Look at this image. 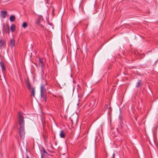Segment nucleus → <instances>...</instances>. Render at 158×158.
Segmentation results:
<instances>
[{
  "label": "nucleus",
  "instance_id": "obj_15",
  "mask_svg": "<svg viewBox=\"0 0 158 158\" xmlns=\"http://www.w3.org/2000/svg\"><path fill=\"white\" fill-rule=\"evenodd\" d=\"M27 26V24L26 23L24 22L22 24V27L24 28H26Z\"/></svg>",
  "mask_w": 158,
  "mask_h": 158
},
{
  "label": "nucleus",
  "instance_id": "obj_1",
  "mask_svg": "<svg viewBox=\"0 0 158 158\" xmlns=\"http://www.w3.org/2000/svg\"><path fill=\"white\" fill-rule=\"evenodd\" d=\"M18 121L19 128V133L21 138L23 139L24 137V117L22 113L19 112L18 113Z\"/></svg>",
  "mask_w": 158,
  "mask_h": 158
},
{
  "label": "nucleus",
  "instance_id": "obj_21",
  "mask_svg": "<svg viewBox=\"0 0 158 158\" xmlns=\"http://www.w3.org/2000/svg\"><path fill=\"white\" fill-rule=\"evenodd\" d=\"M42 157H43V156L42 155L41 156V158H42Z\"/></svg>",
  "mask_w": 158,
  "mask_h": 158
},
{
  "label": "nucleus",
  "instance_id": "obj_11",
  "mask_svg": "<svg viewBox=\"0 0 158 158\" xmlns=\"http://www.w3.org/2000/svg\"><path fill=\"white\" fill-rule=\"evenodd\" d=\"M15 19V17L13 15L10 17V20L11 22H13Z\"/></svg>",
  "mask_w": 158,
  "mask_h": 158
},
{
  "label": "nucleus",
  "instance_id": "obj_2",
  "mask_svg": "<svg viewBox=\"0 0 158 158\" xmlns=\"http://www.w3.org/2000/svg\"><path fill=\"white\" fill-rule=\"evenodd\" d=\"M47 85L46 81L43 79L41 84L40 87V94L41 96V100L42 101L46 102L47 97L46 91L48 89L45 87V86Z\"/></svg>",
  "mask_w": 158,
  "mask_h": 158
},
{
  "label": "nucleus",
  "instance_id": "obj_18",
  "mask_svg": "<svg viewBox=\"0 0 158 158\" xmlns=\"http://www.w3.org/2000/svg\"><path fill=\"white\" fill-rule=\"evenodd\" d=\"M26 158H29V157L27 155Z\"/></svg>",
  "mask_w": 158,
  "mask_h": 158
},
{
  "label": "nucleus",
  "instance_id": "obj_24",
  "mask_svg": "<svg viewBox=\"0 0 158 158\" xmlns=\"http://www.w3.org/2000/svg\"><path fill=\"white\" fill-rule=\"evenodd\" d=\"M0 158H1V156H0Z\"/></svg>",
  "mask_w": 158,
  "mask_h": 158
},
{
  "label": "nucleus",
  "instance_id": "obj_19",
  "mask_svg": "<svg viewBox=\"0 0 158 158\" xmlns=\"http://www.w3.org/2000/svg\"><path fill=\"white\" fill-rule=\"evenodd\" d=\"M44 152L45 153H46V151H45V150H44Z\"/></svg>",
  "mask_w": 158,
  "mask_h": 158
},
{
  "label": "nucleus",
  "instance_id": "obj_22",
  "mask_svg": "<svg viewBox=\"0 0 158 158\" xmlns=\"http://www.w3.org/2000/svg\"><path fill=\"white\" fill-rule=\"evenodd\" d=\"M109 109H110V107H109Z\"/></svg>",
  "mask_w": 158,
  "mask_h": 158
},
{
  "label": "nucleus",
  "instance_id": "obj_16",
  "mask_svg": "<svg viewBox=\"0 0 158 158\" xmlns=\"http://www.w3.org/2000/svg\"><path fill=\"white\" fill-rule=\"evenodd\" d=\"M39 23H40V22L39 21H37L36 22V24H39Z\"/></svg>",
  "mask_w": 158,
  "mask_h": 158
},
{
  "label": "nucleus",
  "instance_id": "obj_6",
  "mask_svg": "<svg viewBox=\"0 0 158 158\" xmlns=\"http://www.w3.org/2000/svg\"><path fill=\"white\" fill-rule=\"evenodd\" d=\"M60 135L61 138H64L65 137V133L63 131H61Z\"/></svg>",
  "mask_w": 158,
  "mask_h": 158
},
{
  "label": "nucleus",
  "instance_id": "obj_8",
  "mask_svg": "<svg viewBox=\"0 0 158 158\" xmlns=\"http://www.w3.org/2000/svg\"><path fill=\"white\" fill-rule=\"evenodd\" d=\"M0 63L1 66V67L2 71H4L5 69V66H4V64H3V63L2 62H0Z\"/></svg>",
  "mask_w": 158,
  "mask_h": 158
},
{
  "label": "nucleus",
  "instance_id": "obj_14",
  "mask_svg": "<svg viewBox=\"0 0 158 158\" xmlns=\"http://www.w3.org/2000/svg\"><path fill=\"white\" fill-rule=\"evenodd\" d=\"M4 42L3 40H0V48L4 44Z\"/></svg>",
  "mask_w": 158,
  "mask_h": 158
},
{
  "label": "nucleus",
  "instance_id": "obj_3",
  "mask_svg": "<svg viewBox=\"0 0 158 158\" xmlns=\"http://www.w3.org/2000/svg\"><path fill=\"white\" fill-rule=\"evenodd\" d=\"M78 119V117L77 115H73L70 117L71 121L73 122V121L77 122Z\"/></svg>",
  "mask_w": 158,
  "mask_h": 158
},
{
  "label": "nucleus",
  "instance_id": "obj_23",
  "mask_svg": "<svg viewBox=\"0 0 158 158\" xmlns=\"http://www.w3.org/2000/svg\"><path fill=\"white\" fill-rule=\"evenodd\" d=\"M40 19H41V17H40Z\"/></svg>",
  "mask_w": 158,
  "mask_h": 158
},
{
  "label": "nucleus",
  "instance_id": "obj_12",
  "mask_svg": "<svg viewBox=\"0 0 158 158\" xmlns=\"http://www.w3.org/2000/svg\"><path fill=\"white\" fill-rule=\"evenodd\" d=\"M31 93L33 97H35V89L34 88L32 87Z\"/></svg>",
  "mask_w": 158,
  "mask_h": 158
},
{
  "label": "nucleus",
  "instance_id": "obj_17",
  "mask_svg": "<svg viewBox=\"0 0 158 158\" xmlns=\"http://www.w3.org/2000/svg\"><path fill=\"white\" fill-rule=\"evenodd\" d=\"M108 105H106L105 106L106 108H107L108 107Z\"/></svg>",
  "mask_w": 158,
  "mask_h": 158
},
{
  "label": "nucleus",
  "instance_id": "obj_13",
  "mask_svg": "<svg viewBox=\"0 0 158 158\" xmlns=\"http://www.w3.org/2000/svg\"><path fill=\"white\" fill-rule=\"evenodd\" d=\"M27 88L29 89H32V88L31 87V86L29 82H27Z\"/></svg>",
  "mask_w": 158,
  "mask_h": 158
},
{
  "label": "nucleus",
  "instance_id": "obj_5",
  "mask_svg": "<svg viewBox=\"0 0 158 158\" xmlns=\"http://www.w3.org/2000/svg\"><path fill=\"white\" fill-rule=\"evenodd\" d=\"M1 15L4 18H5L7 15V12L6 11H2L1 12Z\"/></svg>",
  "mask_w": 158,
  "mask_h": 158
},
{
  "label": "nucleus",
  "instance_id": "obj_10",
  "mask_svg": "<svg viewBox=\"0 0 158 158\" xmlns=\"http://www.w3.org/2000/svg\"><path fill=\"white\" fill-rule=\"evenodd\" d=\"M141 83V81L140 80H139L138 82L136 83V87H138L140 85Z\"/></svg>",
  "mask_w": 158,
  "mask_h": 158
},
{
  "label": "nucleus",
  "instance_id": "obj_20",
  "mask_svg": "<svg viewBox=\"0 0 158 158\" xmlns=\"http://www.w3.org/2000/svg\"><path fill=\"white\" fill-rule=\"evenodd\" d=\"M9 26H8V28L9 29Z\"/></svg>",
  "mask_w": 158,
  "mask_h": 158
},
{
  "label": "nucleus",
  "instance_id": "obj_7",
  "mask_svg": "<svg viewBox=\"0 0 158 158\" xmlns=\"http://www.w3.org/2000/svg\"><path fill=\"white\" fill-rule=\"evenodd\" d=\"M43 59H40L39 60V65L41 66V67H42L43 66Z\"/></svg>",
  "mask_w": 158,
  "mask_h": 158
},
{
  "label": "nucleus",
  "instance_id": "obj_9",
  "mask_svg": "<svg viewBox=\"0 0 158 158\" xmlns=\"http://www.w3.org/2000/svg\"><path fill=\"white\" fill-rule=\"evenodd\" d=\"M10 29L11 31L13 32L15 31V26L14 24H12L11 25L10 27Z\"/></svg>",
  "mask_w": 158,
  "mask_h": 158
},
{
  "label": "nucleus",
  "instance_id": "obj_4",
  "mask_svg": "<svg viewBox=\"0 0 158 158\" xmlns=\"http://www.w3.org/2000/svg\"><path fill=\"white\" fill-rule=\"evenodd\" d=\"M10 44L11 46L12 47L15 45V40L13 39H11L10 40Z\"/></svg>",
  "mask_w": 158,
  "mask_h": 158
}]
</instances>
